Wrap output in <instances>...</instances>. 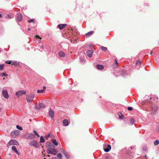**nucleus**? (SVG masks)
I'll return each mask as SVG.
<instances>
[{"instance_id":"1","label":"nucleus","mask_w":159,"mask_h":159,"mask_svg":"<svg viewBox=\"0 0 159 159\" xmlns=\"http://www.w3.org/2000/svg\"><path fill=\"white\" fill-rule=\"evenodd\" d=\"M26 96H27L26 99L28 102H33L35 96L34 94V93H31L28 95H26Z\"/></svg>"},{"instance_id":"2","label":"nucleus","mask_w":159,"mask_h":159,"mask_svg":"<svg viewBox=\"0 0 159 159\" xmlns=\"http://www.w3.org/2000/svg\"><path fill=\"white\" fill-rule=\"evenodd\" d=\"M29 144L31 146L35 147L36 148H38L39 147V145L38 142L35 140L30 141L29 143Z\"/></svg>"},{"instance_id":"3","label":"nucleus","mask_w":159,"mask_h":159,"mask_svg":"<svg viewBox=\"0 0 159 159\" xmlns=\"http://www.w3.org/2000/svg\"><path fill=\"white\" fill-rule=\"evenodd\" d=\"M11 145H18L19 143L17 141L15 140H11L8 143L7 146H10Z\"/></svg>"},{"instance_id":"4","label":"nucleus","mask_w":159,"mask_h":159,"mask_svg":"<svg viewBox=\"0 0 159 159\" xmlns=\"http://www.w3.org/2000/svg\"><path fill=\"white\" fill-rule=\"evenodd\" d=\"M20 132L18 130L12 131L11 133V136L13 138H15L18 135Z\"/></svg>"},{"instance_id":"5","label":"nucleus","mask_w":159,"mask_h":159,"mask_svg":"<svg viewBox=\"0 0 159 159\" xmlns=\"http://www.w3.org/2000/svg\"><path fill=\"white\" fill-rule=\"evenodd\" d=\"M2 95L5 98H9V95L7 90H3L2 92Z\"/></svg>"},{"instance_id":"6","label":"nucleus","mask_w":159,"mask_h":159,"mask_svg":"<svg viewBox=\"0 0 159 159\" xmlns=\"http://www.w3.org/2000/svg\"><path fill=\"white\" fill-rule=\"evenodd\" d=\"M26 92V91H24V90H20L17 91L16 93V96H19L22 94H25Z\"/></svg>"},{"instance_id":"7","label":"nucleus","mask_w":159,"mask_h":159,"mask_svg":"<svg viewBox=\"0 0 159 159\" xmlns=\"http://www.w3.org/2000/svg\"><path fill=\"white\" fill-rule=\"evenodd\" d=\"M93 53V51L92 50H89L86 52V54L87 56L89 57H91Z\"/></svg>"},{"instance_id":"8","label":"nucleus","mask_w":159,"mask_h":159,"mask_svg":"<svg viewBox=\"0 0 159 159\" xmlns=\"http://www.w3.org/2000/svg\"><path fill=\"white\" fill-rule=\"evenodd\" d=\"M111 146L110 145H107V147L106 148L104 147V149L105 152H108L111 149Z\"/></svg>"},{"instance_id":"9","label":"nucleus","mask_w":159,"mask_h":159,"mask_svg":"<svg viewBox=\"0 0 159 159\" xmlns=\"http://www.w3.org/2000/svg\"><path fill=\"white\" fill-rule=\"evenodd\" d=\"M54 113V111L50 109L49 111V115L51 118H52L53 117Z\"/></svg>"},{"instance_id":"10","label":"nucleus","mask_w":159,"mask_h":159,"mask_svg":"<svg viewBox=\"0 0 159 159\" xmlns=\"http://www.w3.org/2000/svg\"><path fill=\"white\" fill-rule=\"evenodd\" d=\"M22 19V16L20 13H18L17 17V20L18 21H20Z\"/></svg>"},{"instance_id":"11","label":"nucleus","mask_w":159,"mask_h":159,"mask_svg":"<svg viewBox=\"0 0 159 159\" xmlns=\"http://www.w3.org/2000/svg\"><path fill=\"white\" fill-rule=\"evenodd\" d=\"M67 25L66 24H60L58 25L57 27L60 29L61 30L65 28Z\"/></svg>"},{"instance_id":"12","label":"nucleus","mask_w":159,"mask_h":159,"mask_svg":"<svg viewBox=\"0 0 159 159\" xmlns=\"http://www.w3.org/2000/svg\"><path fill=\"white\" fill-rule=\"evenodd\" d=\"M157 109V106H154L152 107V114L153 115H155L156 114V112Z\"/></svg>"},{"instance_id":"13","label":"nucleus","mask_w":159,"mask_h":159,"mask_svg":"<svg viewBox=\"0 0 159 159\" xmlns=\"http://www.w3.org/2000/svg\"><path fill=\"white\" fill-rule=\"evenodd\" d=\"M50 149H51L52 151V154H53L54 155H56L57 153V150L55 149L54 148H50Z\"/></svg>"},{"instance_id":"14","label":"nucleus","mask_w":159,"mask_h":159,"mask_svg":"<svg viewBox=\"0 0 159 159\" xmlns=\"http://www.w3.org/2000/svg\"><path fill=\"white\" fill-rule=\"evenodd\" d=\"M96 67L99 70H102L104 68L103 66L102 65L99 64L97 65Z\"/></svg>"},{"instance_id":"15","label":"nucleus","mask_w":159,"mask_h":159,"mask_svg":"<svg viewBox=\"0 0 159 159\" xmlns=\"http://www.w3.org/2000/svg\"><path fill=\"white\" fill-rule=\"evenodd\" d=\"M66 158V159H69L70 158V156L68 153L66 151L63 153Z\"/></svg>"},{"instance_id":"16","label":"nucleus","mask_w":159,"mask_h":159,"mask_svg":"<svg viewBox=\"0 0 159 159\" xmlns=\"http://www.w3.org/2000/svg\"><path fill=\"white\" fill-rule=\"evenodd\" d=\"M63 125L65 126H67L69 125L68 122L67 120H63Z\"/></svg>"},{"instance_id":"17","label":"nucleus","mask_w":159,"mask_h":159,"mask_svg":"<svg viewBox=\"0 0 159 159\" xmlns=\"http://www.w3.org/2000/svg\"><path fill=\"white\" fill-rule=\"evenodd\" d=\"M59 55L61 57H63L65 56V54L62 51H61L59 52Z\"/></svg>"},{"instance_id":"18","label":"nucleus","mask_w":159,"mask_h":159,"mask_svg":"<svg viewBox=\"0 0 159 159\" xmlns=\"http://www.w3.org/2000/svg\"><path fill=\"white\" fill-rule=\"evenodd\" d=\"M94 33V32L93 31H90L88 33H87L86 34V36L87 37H88L90 36L92 34Z\"/></svg>"},{"instance_id":"19","label":"nucleus","mask_w":159,"mask_h":159,"mask_svg":"<svg viewBox=\"0 0 159 159\" xmlns=\"http://www.w3.org/2000/svg\"><path fill=\"white\" fill-rule=\"evenodd\" d=\"M51 141L52 142V143L55 146H57L58 145V143L56 141V140L55 139H52Z\"/></svg>"},{"instance_id":"20","label":"nucleus","mask_w":159,"mask_h":159,"mask_svg":"<svg viewBox=\"0 0 159 159\" xmlns=\"http://www.w3.org/2000/svg\"><path fill=\"white\" fill-rule=\"evenodd\" d=\"M11 64L13 66H18L19 65V63L17 62L16 61H13L11 62Z\"/></svg>"},{"instance_id":"21","label":"nucleus","mask_w":159,"mask_h":159,"mask_svg":"<svg viewBox=\"0 0 159 159\" xmlns=\"http://www.w3.org/2000/svg\"><path fill=\"white\" fill-rule=\"evenodd\" d=\"M135 122L133 118H131L130 120V125H133V124H134Z\"/></svg>"},{"instance_id":"22","label":"nucleus","mask_w":159,"mask_h":159,"mask_svg":"<svg viewBox=\"0 0 159 159\" xmlns=\"http://www.w3.org/2000/svg\"><path fill=\"white\" fill-rule=\"evenodd\" d=\"M40 108H43L45 107V106L44 104L42 103H40L39 105Z\"/></svg>"},{"instance_id":"23","label":"nucleus","mask_w":159,"mask_h":159,"mask_svg":"<svg viewBox=\"0 0 159 159\" xmlns=\"http://www.w3.org/2000/svg\"><path fill=\"white\" fill-rule=\"evenodd\" d=\"M101 50L102 51H103L104 52H105L106 51H107V48H106V47H104L102 46L101 47Z\"/></svg>"},{"instance_id":"24","label":"nucleus","mask_w":159,"mask_h":159,"mask_svg":"<svg viewBox=\"0 0 159 159\" xmlns=\"http://www.w3.org/2000/svg\"><path fill=\"white\" fill-rule=\"evenodd\" d=\"M45 142V140L43 136H41L40 138V142L41 143L44 142Z\"/></svg>"},{"instance_id":"25","label":"nucleus","mask_w":159,"mask_h":159,"mask_svg":"<svg viewBox=\"0 0 159 159\" xmlns=\"http://www.w3.org/2000/svg\"><path fill=\"white\" fill-rule=\"evenodd\" d=\"M28 22L29 23H30L31 22H33V23H34L35 22V19H30L28 20Z\"/></svg>"},{"instance_id":"26","label":"nucleus","mask_w":159,"mask_h":159,"mask_svg":"<svg viewBox=\"0 0 159 159\" xmlns=\"http://www.w3.org/2000/svg\"><path fill=\"white\" fill-rule=\"evenodd\" d=\"M159 140H158V139L156 140L154 142V144L155 145H157L159 144Z\"/></svg>"},{"instance_id":"27","label":"nucleus","mask_w":159,"mask_h":159,"mask_svg":"<svg viewBox=\"0 0 159 159\" xmlns=\"http://www.w3.org/2000/svg\"><path fill=\"white\" fill-rule=\"evenodd\" d=\"M44 92V90H38L37 91V93H43Z\"/></svg>"},{"instance_id":"28","label":"nucleus","mask_w":159,"mask_h":159,"mask_svg":"<svg viewBox=\"0 0 159 159\" xmlns=\"http://www.w3.org/2000/svg\"><path fill=\"white\" fill-rule=\"evenodd\" d=\"M16 127L17 129H18L20 130H22V127H21V126H20L19 125H17L16 126Z\"/></svg>"},{"instance_id":"29","label":"nucleus","mask_w":159,"mask_h":159,"mask_svg":"<svg viewBox=\"0 0 159 159\" xmlns=\"http://www.w3.org/2000/svg\"><path fill=\"white\" fill-rule=\"evenodd\" d=\"M4 65L3 64H2L0 65V70H3Z\"/></svg>"},{"instance_id":"30","label":"nucleus","mask_w":159,"mask_h":159,"mask_svg":"<svg viewBox=\"0 0 159 159\" xmlns=\"http://www.w3.org/2000/svg\"><path fill=\"white\" fill-rule=\"evenodd\" d=\"M33 132L34 134L36 135L38 137H40L39 135L37 133V132L35 130H34Z\"/></svg>"},{"instance_id":"31","label":"nucleus","mask_w":159,"mask_h":159,"mask_svg":"<svg viewBox=\"0 0 159 159\" xmlns=\"http://www.w3.org/2000/svg\"><path fill=\"white\" fill-rule=\"evenodd\" d=\"M11 149L14 152H15L17 150L16 147L15 146H12V147Z\"/></svg>"},{"instance_id":"32","label":"nucleus","mask_w":159,"mask_h":159,"mask_svg":"<svg viewBox=\"0 0 159 159\" xmlns=\"http://www.w3.org/2000/svg\"><path fill=\"white\" fill-rule=\"evenodd\" d=\"M47 152L48 153V154H51L52 153V151L50 149H48L47 150Z\"/></svg>"},{"instance_id":"33","label":"nucleus","mask_w":159,"mask_h":159,"mask_svg":"<svg viewBox=\"0 0 159 159\" xmlns=\"http://www.w3.org/2000/svg\"><path fill=\"white\" fill-rule=\"evenodd\" d=\"M57 157L60 158V159H61L62 158V155L61 153H58L57 155Z\"/></svg>"},{"instance_id":"34","label":"nucleus","mask_w":159,"mask_h":159,"mask_svg":"<svg viewBox=\"0 0 159 159\" xmlns=\"http://www.w3.org/2000/svg\"><path fill=\"white\" fill-rule=\"evenodd\" d=\"M5 63H6V64H11V61H10V60H8V61H5Z\"/></svg>"},{"instance_id":"35","label":"nucleus","mask_w":159,"mask_h":159,"mask_svg":"<svg viewBox=\"0 0 159 159\" xmlns=\"http://www.w3.org/2000/svg\"><path fill=\"white\" fill-rule=\"evenodd\" d=\"M2 77L5 76V77H7V76L8 75L7 74H6V73H3L2 74Z\"/></svg>"},{"instance_id":"36","label":"nucleus","mask_w":159,"mask_h":159,"mask_svg":"<svg viewBox=\"0 0 159 159\" xmlns=\"http://www.w3.org/2000/svg\"><path fill=\"white\" fill-rule=\"evenodd\" d=\"M50 134H48L47 135H46L45 136V138L46 139H48V138L50 137Z\"/></svg>"},{"instance_id":"37","label":"nucleus","mask_w":159,"mask_h":159,"mask_svg":"<svg viewBox=\"0 0 159 159\" xmlns=\"http://www.w3.org/2000/svg\"><path fill=\"white\" fill-rule=\"evenodd\" d=\"M30 135H31V137H29V139H33L34 138V135L33 134H30Z\"/></svg>"},{"instance_id":"38","label":"nucleus","mask_w":159,"mask_h":159,"mask_svg":"<svg viewBox=\"0 0 159 159\" xmlns=\"http://www.w3.org/2000/svg\"><path fill=\"white\" fill-rule=\"evenodd\" d=\"M128 109L129 111H132L133 110V108L132 107H128Z\"/></svg>"},{"instance_id":"39","label":"nucleus","mask_w":159,"mask_h":159,"mask_svg":"<svg viewBox=\"0 0 159 159\" xmlns=\"http://www.w3.org/2000/svg\"><path fill=\"white\" fill-rule=\"evenodd\" d=\"M121 116H120L119 114H118V115L119 116V118L120 119H123V116L122 115H121Z\"/></svg>"},{"instance_id":"40","label":"nucleus","mask_w":159,"mask_h":159,"mask_svg":"<svg viewBox=\"0 0 159 159\" xmlns=\"http://www.w3.org/2000/svg\"><path fill=\"white\" fill-rule=\"evenodd\" d=\"M61 152H63V153H64L65 152H66V151L64 150L63 148H61Z\"/></svg>"},{"instance_id":"41","label":"nucleus","mask_w":159,"mask_h":159,"mask_svg":"<svg viewBox=\"0 0 159 159\" xmlns=\"http://www.w3.org/2000/svg\"><path fill=\"white\" fill-rule=\"evenodd\" d=\"M35 36L36 37V38H39V39L40 40L41 39V38L40 37L39 35H35Z\"/></svg>"},{"instance_id":"42","label":"nucleus","mask_w":159,"mask_h":159,"mask_svg":"<svg viewBox=\"0 0 159 159\" xmlns=\"http://www.w3.org/2000/svg\"><path fill=\"white\" fill-rule=\"evenodd\" d=\"M140 63H141V62L140 61H138L136 62V64L137 65H140Z\"/></svg>"},{"instance_id":"43","label":"nucleus","mask_w":159,"mask_h":159,"mask_svg":"<svg viewBox=\"0 0 159 159\" xmlns=\"http://www.w3.org/2000/svg\"><path fill=\"white\" fill-rule=\"evenodd\" d=\"M15 152L18 155H19L20 153L18 151L16 150Z\"/></svg>"},{"instance_id":"44","label":"nucleus","mask_w":159,"mask_h":159,"mask_svg":"<svg viewBox=\"0 0 159 159\" xmlns=\"http://www.w3.org/2000/svg\"><path fill=\"white\" fill-rule=\"evenodd\" d=\"M48 143L49 144L48 145V146L50 147H51L52 146L51 144L49 142H48Z\"/></svg>"},{"instance_id":"45","label":"nucleus","mask_w":159,"mask_h":159,"mask_svg":"<svg viewBox=\"0 0 159 159\" xmlns=\"http://www.w3.org/2000/svg\"><path fill=\"white\" fill-rule=\"evenodd\" d=\"M43 90H44H44L46 89V87L45 86H43Z\"/></svg>"},{"instance_id":"46","label":"nucleus","mask_w":159,"mask_h":159,"mask_svg":"<svg viewBox=\"0 0 159 159\" xmlns=\"http://www.w3.org/2000/svg\"><path fill=\"white\" fill-rule=\"evenodd\" d=\"M56 159V157H52L51 158V159Z\"/></svg>"},{"instance_id":"47","label":"nucleus","mask_w":159,"mask_h":159,"mask_svg":"<svg viewBox=\"0 0 159 159\" xmlns=\"http://www.w3.org/2000/svg\"><path fill=\"white\" fill-rule=\"evenodd\" d=\"M115 60H116V64H118V63L117 62V61H116V59H115Z\"/></svg>"},{"instance_id":"48","label":"nucleus","mask_w":159,"mask_h":159,"mask_svg":"<svg viewBox=\"0 0 159 159\" xmlns=\"http://www.w3.org/2000/svg\"><path fill=\"white\" fill-rule=\"evenodd\" d=\"M42 47L43 48H44V46H43V45H42Z\"/></svg>"},{"instance_id":"49","label":"nucleus","mask_w":159,"mask_h":159,"mask_svg":"<svg viewBox=\"0 0 159 159\" xmlns=\"http://www.w3.org/2000/svg\"><path fill=\"white\" fill-rule=\"evenodd\" d=\"M7 16H8V17H9V16H10V15L9 14H8Z\"/></svg>"},{"instance_id":"50","label":"nucleus","mask_w":159,"mask_h":159,"mask_svg":"<svg viewBox=\"0 0 159 159\" xmlns=\"http://www.w3.org/2000/svg\"><path fill=\"white\" fill-rule=\"evenodd\" d=\"M2 17V15L0 14V17Z\"/></svg>"},{"instance_id":"51","label":"nucleus","mask_w":159,"mask_h":159,"mask_svg":"<svg viewBox=\"0 0 159 159\" xmlns=\"http://www.w3.org/2000/svg\"><path fill=\"white\" fill-rule=\"evenodd\" d=\"M28 30H30V29H28Z\"/></svg>"},{"instance_id":"52","label":"nucleus","mask_w":159,"mask_h":159,"mask_svg":"<svg viewBox=\"0 0 159 159\" xmlns=\"http://www.w3.org/2000/svg\"><path fill=\"white\" fill-rule=\"evenodd\" d=\"M48 157H50V155H48Z\"/></svg>"},{"instance_id":"53","label":"nucleus","mask_w":159,"mask_h":159,"mask_svg":"<svg viewBox=\"0 0 159 159\" xmlns=\"http://www.w3.org/2000/svg\"><path fill=\"white\" fill-rule=\"evenodd\" d=\"M44 159H46V158H44Z\"/></svg>"},{"instance_id":"54","label":"nucleus","mask_w":159,"mask_h":159,"mask_svg":"<svg viewBox=\"0 0 159 159\" xmlns=\"http://www.w3.org/2000/svg\"><path fill=\"white\" fill-rule=\"evenodd\" d=\"M0 90H1V88H0Z\"/></svg>"},{"instance_id":"55","label":"nucleus","mask_w":159,"mask_h":159,"mask_svg":"<svg viewBox=\"0 0 159 159\" xmlns=\"http://www.w3.org/2000/svg\"><path fill=\"white\" fill-rule=\"evenodd\" d=\"M0 159H2L1 158H0Z\"/></svg>"}]
</instances>
